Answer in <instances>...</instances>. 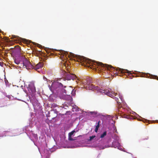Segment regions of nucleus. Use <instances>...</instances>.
<instances>
[{
	"label": "nucleus",
	"mask_w": 158,
	"mask_h": 158,
	"mask_svg": "<svg viewBox=\"0 0 158 158\" xmlns=\"http://www.w3.org/2000/svg\"><path fill=\"white\" fill-rule=\"evenodd\" d=\"M74 60L75 61L80 62L81 63V65L87 67H90L91 69H95L96 70H97V69H105V70L107 69L109 70L113 69L116 70L115 73H121L122 74L126 73H127L126 76L128 78L131 79L133 77H134V76L132 75V74L131 73V72L127 69H124L119 68H117L115 69V68H114L111 65H107L106 64H104L101 62H98L94 63L93 65L92 66V64L89 63V61H87L85 58L83 57H80L79 58H76Z\"/></svg>",
	"instance_id": "obj_1"
},
{
	"label": "nucleus",
	"mask_w": 158,
	"mask_h": 158,
	"mask_svg": "<svg viewBox=\"0 0 158 158\" xmlns=\"http://www.w3.org/2000/svg\"><path fill=\"white\" fill-rule=\"evenodd\" d=\"M83 86L87 89H91L93 90H96L100 93H107V90H103L98 86H95L93 84H91V78H88L86 79H83L81 81Z\"/></svg>",
	"instance_id": "obj_2"
},
{
	"label": "nucleus",
	"mask_w": 158,
	"mask_h": 158,
	"mask_svg": "<svg viewBox=\"0 0 158 158\" xmlns=\"http://www.w3.org/2000/svg\"><path fill=\"white\" fill-rule=\"evenodd\" d=\"M103 90H107V93H101L102 94H106L107 96L113 98L117 102L118 105V107H120V105L123 102L122 96H120L117 93L110 91L108 89H103Z\"/></svg>",
	"instance_id": "obj_3"
},
{
	"label": "nucleus",
	"mask_w": 158,
	"mask_h": 158,
	"mask_svg": "<svg viewBox=\"0 0 158 158\" xmlns=\"http://www.w3.org/2000/svg\"><path fill=\"white\" fill-rule=\"evenodd\" d=\"M22 59H23V63L21 66H19L20 68H24V67L27 69H30L33 67L30 62L28 61L25 56H20Z\"/></svg>",
	"instance_id": "obj_4"
},
{
	"label": "nucleus",
	"mask_w": 158,
	"mask_h": 158,
	"mask_svg": "<svg viewBox=\"0 0 158 158\" xmlns=\"http://www.w3.org/2000/svg\"><path fill=\"white\" fill-rule=\"evenodd\" d=\"M28 91V94L32 97H33L35 95V89L34 85L33 84L29 85L27 88Z\"/></svg>",
	"instance_id": "obj_5"
},
{
	"label": "nucleus",
	"mask_w": 158,
	"mask_h": 158,
	"mask_svg": "<svg viewBox=\"0 0 158 158\" xmlns=\"http://www.w3.org/2000/svg\"><path fill=\"white\" fill-rule=\"evenodd\" d=\"M76 76L74 74L70 73H68L66 75L64 78V80H74L76 79Z\"/></svg>",
	"instance_id": "obj_6"
},
{
	"label": "nucleus",
	"mask_w": 158,
	"mask_h": 158,
	"mask_svg": "<svg viewBox=\"0 0 158 158\" xmlns=\"http://www.w3.org/2000/svg\"><path fill=\"white\" fill-rule=\"evenodd\" d=\"M64 54L63 56H65L66 57H70V58H71V57H74V54L70 52L69 53V55L68 53L67 52L64 51L63 52Z\"/></svg>",
	"instance_id": "obj_7"
},
{
	"label": "nucleus",
	"mask_w": 158,
	"mask_h": 158,
	"mask_svg": "<svg viewBox=\"0 0 158 158\" xmlns=\"http://www.w3.org/2000/svg\"><path fill=\"white\" fill-rule=\"evenodd\" d=\"M43 64L42 63L40 62L37 64L34 67V68L35 70L41 68L43 67Z\"/></svg>",
	"instance_id": "obj_8"
},
{
	"label": "nucleus",
	"mask_w": 158,
	"mask_h": 158,
	"mask_svg": "<svg viewBox=\"0 0 158 158\" xmlns=\"http://www.w3.org/2000/svg\"><path fill=\"white\" fill-rule=\"evenodd\" d=\"M89 113L94 117H97L99 115V114L97 111H90L89 112Z\"/></svg>",
	"instance_id": "obj_9"
},
{
	"label": "nucleus",
	"mask_w": 158,
	"mask_h": 158,
	"mask_svg": "<svg viewBox=\"0 0 158 158\" xmlns=\"http://www.w3.org/2000/svg\"><path fill=\"white\" fill-rule=\"evenodd\" d=\"M100 123H101L100 121H99L97 123V124L95 127V129L94 131L96 132H98V128L100 126Z\"/></svg>",
	"instance_id": "obj_10"
},
{
	"label": "nucleus",
	"mask_w": 158,
	"mask_h": 158,
	"mask_svg": "<svg viewBox=\"0 0 158 158\" xmlns=\"http://www.w3.org/2000/svg\"><path fill=\"white\" fill-rule=\"evenodd\" d=\"M106 135V132L105 131L104 132L103 134L101 135L100 136V138H103Z\"/></svg>",
	"instance_id": "obj_11"
},
{
	"label": "nucleus",
	"mask_w": 158,
	"mask_h": 158,
	"mask_svg": "<svg viewBox=\"0 0 158 158\" xmlns=\"http://www.w3.org/2000/svg\"><path fill=\"white\" fill-rule=\"evenodd\" d=\"M12 37L13 38H16L18 40L20 38L19 36L15 35H12Z\"/></svg>",
	"instance_id": "obj_12"
},
{
	"label": "nucleus",
	"mask_w": 158,
	"mask_h": 158,
	"mask_svg": "<svg viewBox=\"0 0 158 158\" xmlns=\"http://www.w3.org/2000/svg\"><path fill=\"white\" fill-rule=\"evenodd\" d=\"M75 132V131L74 130L73 131L70 132L69 133V135L70 136H72L74 134V133Z\"/></svg>",
	"instance_id": "obj_13"
},
{
	"label": "nucleus",
	"mask_w": 158,
	"mask_h": 158,
	"mask_svg": "<svg viewBox=\"0 0 158 158\" xmlns=\"http://www.w3.org/2000/svg\"><path fill=\"white\" fill-rule=\"evenodd\" d=\"M95 137H96V136L95 135H93L90 136L89 137V140H90V141L92 140L94 138H95Z\"/></svg>",
	"instance_id": "obj_14"
},
{
	"label": "nucleus",
	"mask_w": 158,
	"mask_h": 158,
	"mask_svg": "<svg viewBox=\"0 0 158 158\" xmlns=\"http://www.w3.org/2000/svg\"><path fill=\"white\" fill-rule=\"evenodd\" d=\"M15 64H20V62L18 60H17L16 59H15Z\"/></svg>",
	"instance_id": "obj_15"
},
{
	"label": "nucleus",
	"mask_w": 158,
	"mask_h": 158,
	"mask_svg": "<svg viewBox=\"0 0 158 158\" xmlns=\"http://www.w3.org/2000/svg\"><path fill=\"white\" fill-rule=\"evenodd\" d=\"M69 140H71V141L74 140V139L73 138H72V136H70L69 135Z\"/></svg>",
	"instance_id": "obj_16"
},
{
	"label": "nucleus",
	"mask_w": 158,
	"mask_h": 158,
	"mask_svg": "<svg viewBox=\"0 0 158 158\" xmlns=\"http://www.w3.org/2000/svg\"><path fill=\"white\" fill-rule=\"evenodd\" d=\"M62 92L63 93H64L65 94H67V93L66 90L65 89H63V90H62Z\"/></svg>",
	"instance_id": "obj_17"
},
{
	"label": "nucleus",
	"mask_w": 158,
	"mask_h": 158,
	"mask_svg": "<svg viewBox=\"0 0 158 158\" xmlns=\"http://www.w3.org/2000/svg\"><path fill=\"white\" fill-rule=\"evenodd\" d=\"M59 87H63V85L62 84H61V83H59Z\"/></svg>",
	"instance_id": "obj_18"
},
{
	"label": "nucleus",
	"mask_w": 158,
	"mask_h": 158,
	"mask_svg": "<svg viewBox=\"0 0 158 158\" xmlns=\"http://www.w3.org/2000/svg\"><path fill=\"white\" fill-rule=\"evenodd\" d=\"M65 61H63V63L64 64L65 66V65H66L65 64Z\"/></svg>",
	"instance_id": "obj_19"
},
{
	"label": "nucleus",
	"mask_w": 158,
	"mask_h": 158,
	"mask_svg": "<svg viewBox=\"0 0 158 158\" xmlns=\"http://www.w3.org/2000/svg\"><path fill=\"white\" fill-rule=\"evenodd\" d=\"M37 46L38 47H40V46H41V45L40 44H38V45Z\"/></svg>",
	"instance_id": "obj_20"
},
{
	"label": "nucleus",
	"mask_w": 158,
	"mask_h": 158,
	"mask_svg": "<svg viewBox=\"0 0 158 158\" xmlns=\"http://www.w3.org/2000/svg\"><path fill=\"white\" fill-rule=\"evenodd\" d=\"M20 66H21V65H22V64L20 63Z\"/></svg>",
	"instance_id": "obj_21"
},
{
	"label": "nucleus",
	"mask_w": 158,
	"mask_h": 158,
	"mask_svg": "<svg viewBox=\"0 0 158 158\" xmlns=\"http://www.w3.org/2000/svg\"><path fill=\"white\" fill-rule=\"evenodd\" d=\"M39 52V53H41V52ZM41 53H42V52H41Z\"/></svg>",
	"instance_id": "obj_22"
},
{
	"label": "nucleus",
	"mask_w": 158,
	"mask_h": 158,
	"mask_svg": "<svg viewBox=\"0 0 158 158\" xmlns=\"http://www.w3.org/2000/svg\"><path fill=\"white\" fill-rule=\"evenodd\" d=\"M64 87L65 88L66 87V86H64Z\"/></svg>",
	"instance_id": "obj_23"
},
{
	"label": "nucleus",
	"mask_w": 158,
	"mask_h": 158,
	"mask_svg": "<svg viewBox=\"0 0 158 158\" xmlns=\"http://www.w3.org/2000/svg\"><path fill=\"white\" fill-rule=\"evenodd\" d=\"M157 79L158 80V77L157 78Z\"/></svg>",
	"instance_id": "obj_24"
},
{
	"label": "nucleus",
	"mask_w": 158,
	"mask_h": 158,
	"mask_svg": "<svg viewBox=\"0 0 158 158\" xmlns=\"http://www.w3.org/2000/svg\"><path fill=\"white\" fill-rule=\"evenodd\" d=\"M81 136V135H79L78 136Z\"/></svg>",
	"instance_id": "obj_25"
}]
</instances>
